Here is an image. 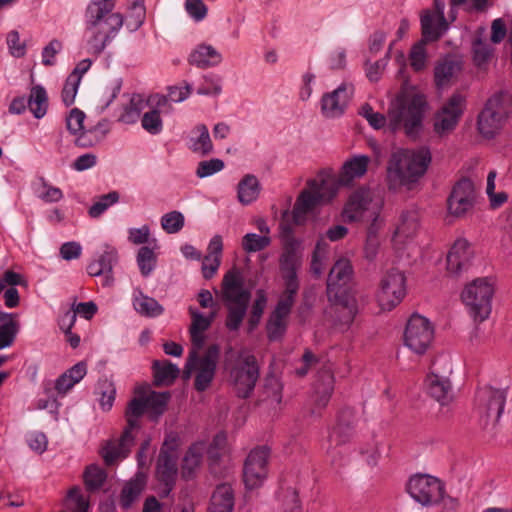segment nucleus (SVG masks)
<instances>
[{
    "instance_id": "obj_1",
    "label": "nucleus",
    "mask_w": 512,
    "mask_h": 512,
    "mask_svg": "<svg viewBox=\"0 0 512 512\" xmlns=\"http://www.w3.org/2000/svg\"><path fill=\"white\" fill-rule=\"evenodd\" d=\"M370 158L365 155L355 156L346 161L338 177L328 172H321L316 178L307 182V187L300 193L293 207V220L301 225L308 213L330 202L340 186L348 185L353 179L363 176Z\"/></svg>"
},
{
    "instance_id": "obj_2",
    "label": "nucleus",
    "mask_w": 512,
    "mask_h": 512,
    "mask_svg": "<svg viewBox=\"0 0 512 512\" xmlns=\"http://www.w3.org/2000/svg\"><path fill=\"white\" fill-rule=\"evenodd\" d=\"M116 0H91L85 12L86 50L99 56L117 36L124 23L119 12H113Z\"/></svg>"
},
{
    "instance_id": "obj_3",
    "label": "nucleus",
    "mask_w": 512,
    "mask_h": 512,
    "mask_svg": "<svg viewBox=\"0 0 512 512\" xmlns=\"http://www.w3.org/2000/svg\"><path fill=\"white\" fill-rule=\"evenodd\" d=\"M353 268L346 258L337 260L327 279V296L332 304L334 320L340 325H350L357 312L355 293L350 286Z\"/></svg>"
},
{
    "instance_id": "obj_4",
    "label": "nucleus",
    "mask_w": 512,
    "mask_h": 512,
    "mask_svg": "<svg viewBox=\"0 0 512 512\" xmlns=\"http://www.w3.org/2000/svg\"><path fill=\"white\" fill-rule=\"evenodd\" d=\"M431 162L427 147L401 149L394 152L387 167V185L390 191L397 192L403 187L410 190L426 172Z\"/></svg>"
},
{
    "instance_id": "obj_5",
    "label": "nucleus",
    "mask_w": 512,
    "mask_h": 512,
    "mask_svg": "<svg viewBox=\"0 0 512 512\" xmlns=\"http://www.w3.org/2000/svg\"><path fill=\"white\" fill-rule=\"evenodd\" d=\"M222 297L227 308L226 327L237 331L247 313L251 292L244 287V278L239 269L232 268L222 279Z\"/></svg>"
},
{
    "instance_id": "obj_6",
    "label": "nucleus",
    "mask_w": 512,
    "mask_h": 512,
    "mask_svg": "<svg viewBox=\"0 0 512 512\" xmlns=\"http://www.w3.org/2000/svg\"><path fill=\"white\" fill-rule=\"evenodd\" d=\"M425 106V97L419 93H406L397 97L388 111L390 129H403L409 137L416 136L422 125Z\"/></svg>"
},
{
    "instance_id": "obj_7",
    "label": "nucleus",
    "mask_w": 512,
    "mask_h": 512,
    "mask_svg": "<svg viewBox=\"0 0 512 512\" xmlns=\"http://www.w3.org/2000/svg\"><path fill=\"white\" fill-rule=\"evenodd\" d=\"M301 266V257L294 240L285 243L279 259V268L284 281V290L281 293L273 313L288 318L295 303L299 290L297 271Z\"/></svg>"
},
{
    "instance_id": "obj_8",
    "label": "nucleus",
    "mask_w": 512,
    "mask_h": 512,
    "mask_svg": "<svg viewBox=\"0 0 512 512\" xmlns=\"http://www.w3.org/2000/svg\"><path fill=\"white\" fill-rule=\"evenodd\" d=\"M145 397L133 398L126 409L127 427L119 440L108 441L102 448L101 454L108 466L114 465L118 460L128 456L130 447L134 443V430L138 428V419L147 410Z\"/></svg>"
},
{
    "instance_id": "obj_9",
    "label": "nucleus",
    "mask_w": 512,
    "mask_h": 512,
    "mask_svg": "<svg viewBox=\"0 0 512 512\" xmlns=\"http://www.w3.org/2000/svg\"><path fill=\"white\" fill-rule=\"evenodd\" d=\"M383 198L379 192L361 187L349 197L343 210V216L348 222L380 223V211Z\"/></svg>"
},
{
    "instance_id": "obj_10",
    "label": "nucleus",
    "mask_w": 512,
    "mask_h": 512,
    "mask_svg": "<svg viewBox=\"0 0 512 512\" xmlns=\"http://www.w3.org/2000/svg\"><path fill=\"white\" fill-rule=\"evenodd\" d=\"M512 112V97L507 92H500L488 99L478 116V131L485 138H492L501 128L505 119Z\"/></svg>"
},
{
    "instance_id": "obj_11",
    "label": "nucleus",
    "mask_w": 512,
    "mask_h": 512,
    "mask_svg": "<svg viewBox=\"0 0 512 512\" xmlns=\"http://www.w3.org/2000/svg\"><path fill=\"white\" fill-rule=\"evenodd\" d=\"M493 294V284L487 278H478L465 287L462 300L475 321L482 322L488 318Z\"/></svg>"
},
{
    "instance_id": "obj_12",
    "label": "nucleus",
    "mask_w": 512,
    "mask_h": 512,
    "mask_svg": "<svg viewBox=\"0 0 512 512\" xmlns=\"http://www.w3.org/2000/svg\"><path fill=\"white\" fill-rule=\"evenodd\" d=\"M199 352L200 350L190 351L186 368L189 372L196 373L195 389L204 391L214 379L220 351L217 345H211L202 356L199 355Z\"/></svg>"
},
{
    "instance_id": "obj_13",
    "label": "nucleus",
    "mask_w": 512,
    "mask_h": 512,
    "mask_svg": "<svg viewBox=\"0 0 512 512\" xmlns=\"http://www.w3.org/2000/svg\"><path fill=\"white\" fill-rule=\"evenodd\" d=\"M505 403L506 392L503 389L485 386L477 391L476 410L484 428L489 424L495 426L503 413Z\"/></svg>"
},
{
    "instance_id": "obj_14",
    "label": "nucleus",
    "mask_w": 512,
    "mask_h": 512,
    "mask_svg": "<svg viewBox=\"0 0 512 512\" xmlns=\"http://www.w3.org/2000/svg\"><path fill=\"white\" fill-rule=\"evenodd\" d=\"M434 338V330L430 321L418 314L412 315L403 334L404 345L417 355L424 354Z\"/></svg>"
},
{
    "instance_id": "obj_15",
    "label": "nucleus",
    "mask_w": 512,
    "mask_h": 512,
    "mask_svg": "<svg viewBox=\"0 0 512 512\" xmlns=\"http://www.w3.org/2000/svg\"><path fill=\"white\" fill-rule=\"evenodd\" d=\"M405 282L404 273L396 268L384 274L378 294V302L382 310L390 311L402 301L406 294Z\"/></svg>"
},
{
    "instance_id": "obj_16",
    "label": "nucleus",
    "mask_w": 512,
    "mask_h": 512,
    "mask_svg": "<svg viewBox=\"0 0 512 512\" xmlns=\"http://www.w3.org/2000/svg\"><path fill=\"white\" fill-rule=\"evenodd\" d=\"M477 192L469 178H461L452 188L447 199V209L451 216L461 218L470 213L476 203Z\"/></svg>"
},
{
    "instance_id": "obj_17",
    "label": "nucleus",
    "mask_w": 512,
    "mask_h": 512,
    "mask_svg": "<svg viewBox=\"0 0 512 512\" xmlns=\"http://www.w3.org/2000/svg\"><path fill=\"white\" fill-rule=\"evenodd\" d=\"M238 397L247 398L253 391L259 377V368L254 355L241 354L231 371Z\"/></svg>"
},
{
    "instance_id": "obj_18",
    "label": "nucleus",
    "mask_w": 512,
    "mask_h": 512,
    "mask_svg": "<svg viewBox=\"0 0 512 512\" xmlns=\"http://www.w3.org/2000/svg\"><path fill=\"white\" fill-rule=\"evenodd\" d=\"M442 487V483L435 477L415 475L409 479L407 491L415 501L428 506L439 501Z\"/></svg>"
},
{
    "instance_id": "obj_19",
    "label": "nucleus",
    "mask_w": 512,
    "mask_h": 512,
    "mask_svg": "<svg viewBox=\"0 0 512 512\" xmlns=\"http://www.w3.org/2000/svg\"><path fill=\"white\" fill-rule=\"evenodd\" d=\"M465 99L460 94H453L434 116V131L439 136L453 131L463 114Z\"/></svg>"
},
{
    "instance_id": "obj_20",
    "label": "nucleus",
    "mask_w": 512,
    "mask_h": 512,
    "mask_svg": "<svg viewBox=\"0 0 512 512\" xmlns=\"http://www.w3.org/2000/svg\"><path fill=\"white\" fill-rule=\"evenodd\" d=\"M269 449L265 446L253 449L247 456L243 479L247 489H254L262 485L267 476Z\"/></svg>"
},
{
    "instance_id": "obj_21",
    "label": "nucleus",
    "mask_w": 512,
    "mask_h": 512,
    "mask_svg": "<svg viewBox=\"0 0 512 512\" xmlns=\"http://www.w3.org/2000/svg\"><path fill=\"white\" fill-rule=\"evenodd\" d=\"M440 361L449 364L446 356L438 357L433 361L431 372L425 379V389L441 405H446L453 399V390L450 380L446 376L437 373L438 369L436 366Z\"/></svg>"
},
{
    "instance_id": "obj_22",
    "label": "nucleus",
    "mask_w": 512,
    "mask_h": 512,
    "mask_svg": "<svg viewBox=\"0 0 512 512\" xmlns=\"http://www.w3.org/2000/svg\"><path fill=\"white\" fill-rule=\"evenodd\" d=\"M354 94L351 84H342L332 92L326 93L321 99V112L326 118H338L344 114L345 109Z\"/></svg>"
},
{
    "instance_id": "obj_23",
    "label": "nucleus",
    "mask_w": 512,
    "mask_h": 512,
    "mask_svg": "<svg viewBox=\"0 0 512 512\" xmlns=\"http://www.w3.org/2000/svg\"><path fill=\"white\" fill-rule=\"evenodd\" d=\"M147 107L141 118V125L144 130L152 135H157L163 130L161 114L169 113L167 99L161 94L150 95L146 99Z\"/></svg>"
},
{
    "instance_id": "obj_24",
    "label": "nucleus",
    "mask_w": 512,
    "mask_h": 512,
    "mask_svg": "<svg viewBox=\"0 0 512 512\" xmlns=\"http://www.w3.org/2000/svg\"><path fill=\"white\" fill-rule=\"evenodd\" d=\"M357 423L356 413L350 407H344L337 415V422L329 435V444L332 446H340L349 442L355 432Z\"/></svg>"
},
{
    "instance_id": "obj_25",
    "label": "nucleus",
    "mask_w": 512,
    "mask_h": 512,
    "mask_svg": "<svg viewBox=\"0 0 512 512\" xmlns=\"http://www.w3.org/2000/svg\"><path fill=\"white\" fill-rule=\"evenodd\" d=\"M334 390V376L329 368L318 371L314 385V406L311 414L320 416L321 411L327 406Z\"/></svg>"
},
{
    "instance_id": "obj_26",
    "label": "nucleus",
    "mask_w": 512,
    "mask_h": 512,
    "mask_svg": "<svg viewBox=\"0 0 512 512\" xmlns=\"http://www.w3.org/2000/svg\"><path fill=\"white\" fill-rule=\"evenodd\" d=\"M189 313L191 316V325L189 327L190 340L192 344L191 350H201L204 347L206 340L205 332L213 323L217 311L214 310L210 312L208 316H205L193 307H190Z\"/></svg>"
},
{
    "instance_id": "obj_27",
    "label": "nucleus",
    "mask_w": 512,
    "mask_h": 512,
    "mask_svg": "<svg viewBox=\"0 0 512 512\" xmlns=\"http://www.w3.org/2000/svg\"><path fill=\"white\" fill-rule=\"evenodd\" d=\"M177 475V460L173 452L161 450L157 461V476L163 484L161 489L162 496H168L172 490Z\"/></svg>"
},
{
    "instance_id": "obj_28",
    "label": "nucleus",
    "mask_w": 512,
    "mask_h": 512,
    "mask_svg": "<svg viewBox=\"0 0 512 512\" xmlns=\"http://www.w3.org/2000/svg\"><path fill=\"white\" fill-rule=\"evenodd\" d=\"M434 4L437 16L427 13L421 18L423 37L430 41L439 39L448 28L444 17V2L442 0H434Z\"/></svg>"
},
{
    "instance_id": "obj_29",
    "label": "nucleus",
    "mask_w": 512,
    "mask_h": 512,
    "mask_svg": "<svg viewBox=\"0 0 512 512\" xmlns=\"http://www.w3.org/2000/svg\"><path fill=\"white\" fill-rule=\"evenodd\" d=\"M472 251L469 244L464 239L455 241L447 254V269L450 273L459 274L470 265Z\"/></svg>"
},
{
    "instance_id": "obj_30",
    "label": "nucleus",
    "mask_w": 512,
    "mask_h": 512,
    "mask_svg": "<svg viewBox=\"0 0 512 512\" xmlns=\"http://www.w3.org/2000/svg\"><path fill=\"white\" fill-rule=\"evenodd\" d=\"M462 69L461 61L455 56H445L434 68V79L438 88L445 87L458 75Z\"/></svg>"
},
{
    "instance_id": "obj_31",
    "label": "nucleus",
    "mask_w": 512,
    "mask_h": 512,
    "mask_svg": "<svg viewBox=\"0 0 512 512\" xmlns=\"http://www.w3.org/2000/svg\"><path fill=\"white\" fill-rule=\"evenodd\" d=\"M493 46L484 38V28H479L472 41V60L474 65L480 69L485 70L494 57Z\"/></svg>"
},
{
    "instance_id": "obj_32",
    "label": "nucleus",
    "mask_w": 512,
    "mask_h": 512,
    "mask_svg": "<svg viewBox=\"0 0 512 512\" xmlns=\"http://www.w3.org/2000/svg\"><path fill=\"white\" fill-rule=\"evenodd\" d=\"M187 146L193 153L201 157L207 156L213 152L214 145L205 124H197L191 130Z\"/></svg>"
},
{
    "instance_id": "obj_33",
    "label": "nucleus",
    "mask_w": 512,
    "mask_h": 512,
    "mask_svg": "<svg viewBox=\"0 0 512 512\" xmlns=\"http://www.w3.org/2000/svg\"><path fill=\"white\" fill-rule=\"evenodd\" d=\"M222 55L213 46L198 45L189 56V63L199 68L213 67L220 64Z\"/></svg>"
},
{
    "instance_id": "obj_34",
    "label": "nucleus",
    "mask_w": 512,
    "mask_h": 512,
    "mask_svg": "<svg viewBox=\"0 0 512 512\" xmlns=\"http://www.w3.org/2000/svg\"><path fill=\"white\" fill-rule=\"evenodd\" d=\"M234 507L233 490L228 484L218 485L212 494L208 512H232Z\"/></svg>"
},
{
    "instance_id": "obj_35",
    "label": "nucleus",
    "mask_w": 512,
    "mask_h": 512,
    "mask_svg": "<svg viewBox=\"0 0 512 512\" xmlns=\"http://www.w3.org/2000/svg\"><path fill=\"white\" fill-rule=\"evenodd\" d=\"M84 119V112L78 108L72 109L66 118V127L71 134L77 135L79 132H81V134L75 140L76 145L79 147H88L93 145V142L86 138V132L83 131Z\"/></svg>"
},
{
    "instance_id": "obj_36",
    "label": "nucleus",
    "mask_w": 512,
    "mask_h": 512,
    "mask_svg": "<svg viewBox=\"0 0 512 512\" xmlns=\"http://www.w3.org/2000/svg\"><path fill=\"white\" fill-rule=\"evenodd\" d=\"M259 193L260 184L256 176L253 174H246L238 183V200L244 205L254 202L258 198Z\"/></svg>"
},
{
    "instance_id": "obj_37",
    "label": "nucleus",
    "mask_w": 512,
    "mask_h": 512,
    "mask_svg": "<svg viewBox=\"0 0 512 512\" xmlns=\"http://www.w3.org/2000/svg\"><path fill=\"white\" fill-rule=\"evenodd\" d=\"M206 451V444L198 442L193 444L186 452L182 463V474L185 478L192 477L196 468L200 466Z\"/></svg>"
},
{
    "instance_id": "obj_38",
    "label": "nucleus",
    "mask_w": 512,
    "mask_h": 512,
    "mask_svg": "<svg viewBox=\"0 0 512 512\" xmlns=\"http://www.w3.org/2000/svg\"><path fill=\"white\" fill-rule=\"evenodd\" d=\"M133 306L139 314L147 317L160 316L164 311L154 298L144 295L140 290L133 294Z\"/></svg>"
},
{
    "instance_id": "obj_39",
    "label": "nucleus",
    "mask_w": 512,
    "mask_h": 512,
    "mask_svg": "<svg viewBox=\"0 0 512 512\" xmlns=\"http://www.w3.org/2000/svg\"><path fill=\"white\" fill-rule=\"evenodd\" d=\"M227 452V436L224 432H220L215 435L209 446L206 445V451L208 460L210 462V469L213 473L215 471V465L219 463Z\"/></svg>"
},
{
    "instance_id": "obj_40",
    "label": "nucleus",
    "mask_w": 512,
    "mask_h": 512,
    "mask_svg": "<svg viewBox=\"0 0 512 512\" xmlns=\"http://www.w3.org/2000/svg\"><path fill=\"white\" fill-rule=\"evenodd\" d=\"M154 381L157 386L171 384L179 375V368L169 361H154Z\"/></svg>"
},
{
    "instance_id": "obj_41",
    "label": "nucleus",
    "mask_w": 512,
    "mask_h": 512,
    "mask_svg": "<svg viewBox=\"0 0 512 512\" xmlns=\"http://www.w3.org/2000/svg\"><path fill=\"white\" fill-rule=\"evenodd\" d=\"M17 332L18 325L12 315L0 312V350L13 344Z\"/></svg>"
},
{
    "instance_id": "obj_42",
    "label": "nucleus",
    "mask_w": 512,
    "mask_h": 512,
    "mask_svg": "<svg viewBox=\"0 0 512 512\" xmlns=\"http://www.w3.org/2000/svg\"><path fill=\"white\" fill-rule=\"evenodd\" d=\"M48 98L45 89L42 86H34L28 97V108L35 118L44 117L47 112Z\"/></svg>"
},
{
    "instance_id": "obj_43",
    "label": "nucleus",
    "mask_w": 512,
    "mask_h": 512,
    "mask_svg": "<svg viewBox=\"0 0 512 512\" xmlns=\"http://www.w3.org/2000/svg\"><path fill=\"white\" fill-rule=\"evenodd\" d=\"M418 228V214L416 211H405L400 215L396 225L395 237H411Z\"/></svg>"
},
{
    "instance_id": "obj_44",
    "label": "nucleus",
    "mask_w": 512,
    "mask_h": 512,
    "mask_svg": "<svg viewBox=\"0 0 512 512\" xmlns=\"http://www.w3.org/2000/svg\"><path fill=\"white\" fill-rule=\"evenodd\" d=\"M146 107V100L141 95H133L120 116V120L126 124H133L138 121Z\"/></svg>"
},
{
    "instance_id": "obj_45",
    "label": "nucleus",
    "mask_w": 512,
    "mask_h": 512,
    "mask_svg": "<svg viewBox=\"0 0 512 512\" xmlns=\"http://www.w3.org/2000/svg\"><path fill=\"white\" fill-rule=\"evenodd\" d=\"M380 225L381 224L376 225V223H370L367 228V236L363 248V255L364 258L369 262L374 261L378 254L379 240L377 237V232L380 228Z\"/></svg>"
},
{
    "instance_id": "obj_46",
    "label": "nucleus",
    "mask_w": 512,
    "mask_h": 512,
    "mask_svg": "<svg viewBox=\"0 0 512 512\" xmlns=\"http://www.w3.org/2000/svg\"><path fill=\"white\" fill-rule=\"evenodd\" d=\"M286 329L287 318L272 312L266 326L268 339L270 341L280 340Z\"/></svg>"
},
{
    "instance_id": "obj_47",
    "label": "nucleus",
    "mask_w": 512,
    "mask_h": 512,
    "mask_svg": "<svg viewBox=\"0 0 512 512\" xmlns=\"http://www.w3.org/2000/svg\"><path fill=\"white\" fill-rule=\"evenodd\" d=\"M271 243L270 237L248 233L242 238V248L248 253L259 252L267 248Z\"/></svg>"
},
{
    "instance_id": "obj_48",
    "label": "nucleus",
    "mask_w": 512,
    "mask_h": 512,
    "mask_svg": "<svg viewBox=\"0 0 512 512\" xmlns=\"http://www.w3.org/2000/svg\"><path fill=\"white\" fill-rule=\"evenodd\" d=\"M119 201V193L111 191L98 198V200L89 208V215L92 218L101 216L110 206Z\"/></svg>"
},
{
    "instance_id": "obj_49",
    "label": "nucleus",
    "mask_w": 512,
    "mask_h": 512,
    "mask_svg": "<svg viewBox=\"0 0 512 512\" xmlns=\"http://www.w3.org/2000/svg\"><path fill=\"white\" fill-rule=\"evenodd\" d=\"M137 264L143 276L150 275L156 265V255L153 250L147 246L141 247L137 254Z\"/></svg>"
},
{
    "instance_id": "obj_50",
    "label": "nucleus",
    "mask_w": 512,
    "mask_h": 512,
    "mask_svg": "<svg viewBox=\"0 0 512 512\" xmlns=\"http://www.w3.org/2000/svg\"><path fill=\"white\" fill-rule=\"evenodd\" d=\"M266 296L262 291H259L256 299L252 304V308L248 318V330H254L259 324L266 306Z\"/></svg>"
},
{
    "instance_id": "obj_51",
    "label": "nucleus",
    "mask_w": 512,
    "mask_h": 512,
    "mask_svg": "<svg viewBox=\"0 0 512 512\" xmlns=\"http://www.w3.org/2000/svg\"><path fill=\"white\" fill-rule=\"evenodd\" d=\"M105 479L106 472L96 465L87 467L84 473L85 485L87 489L91 491L99 489L103 485Z\"/></svg>"
},
{
    "instance_id": "obj_52",
    "label": "nucleus",
    "mask_w": 512,
    "mask_h": 512,
    "mask_svg": "<svg viewBox=\"0 0 512 512\" xmlns=\"http://www.w3.org/2000/svg\"><path fill=\"white\" fill-rule=\"evenodd\" d=\"M225 168L224 161L219 158L203 160L198 163L195 174L198 178L210 177Z\"/></svg>"
},
{
    "instance_id": "obj_53",
    "label": "nucleus",
    "mask_w": 512,
    "mask_h": 512,
    "mask_svg": "<svg viewBox=\"0 0 512 512\" xmlns=\"http://www.w3.org/2000/svg\"><path fill=\"white\" fill-rule=\"evenodd\" d=\"M184 226V216L179 211L166 213L161 218V227L169 234L179 232Z\"/></svg>"
},
{
    "instance_id": "obj_54",
    "label": "nucleus",
    "mask_w": 512,
    "mask_h": 512,
    "mask_svg": "<svg viewBox=\"0 0 512 512\" xmlns=\"http://www.w3.org/2000/svg\"><path fill=\"white\" fill-rule=\"evenodd\" d=\"M222 91L221 78L215 74H208L203 77V83L198 87L199 95L218 96Z\"/></svg>"
},
{
    "instance_id": "obj_55",
    "label": "nucleus",
    "mask_w": 512,
    "mask_h": 512,
    "mask_svg": "<svg viewBox=\"0 0 512 512\" xmlns=\"http://www.w3.org/2000/svg\"><path fill=\"white\" fill-rule=\"evenodd\" d=\"M426 40L422 39L413 45L410 51V64L415 71L422 70L426 65Z\"/></svg>"
},
{
    "instance_id": "obj_56",
    "label": "nucleus",
    "mask_w": 512,
    "mask_h": 512,
    "mask_svg": "<svg viewBox=\"0 0 512 512\" xmlns=\"http://www.w3.org/2000/svg\"><path fill=\"white\" fill-rule=\"evenodd\" d=\"M282 512H301L298 493L294 488L282 489L281 494Z\"/></svg>"
},
{
    "instance_id": "obj_57",
    "label": "nucleus",
    "mask_w": 512,
    "mask_h": 512,
    "mask_svg": "<svg viewBox=\"0 0 512 512\" xmlns=\"http://www.w3.org/2000/svg\"><path fill=\"white\" fill-rule=\"evenodd\" d=\"M142 485L139 481H133L125 484L121 491L120 505L123 508H129L134 500L140 495Z\"/></svg>"
},
{
    "instance_id": "obj_58",
    "label": "nucleus",
    "mask_w": 512,
    "mask_h": 512,
    "mask_svg": "<svg viewBox=\"0 0 512 512\" xmlns=\"http://www.w3.org/2000/svg\"><path fill=\"white\" fill-rule=\"evenodd\" d=\"M327 248L328 244L324 238L318 240L311 261V270L317 275L322 272V261L326 257Z\"/></svg>"
},
{
    "instance_id": "obj_59",
    "label": "nucleus",
    "mask_w": 512,
    "mask_h": 512,
    "mask_svg": "<svg viewBox=\"0 0 512 512\" xmlns=\"http://www.w3.org/2000/svg\"><path fill=\"white\" fill-rule=\"evenodd\" d=\"M105 270L112 276L113 266L117 263V250L109 245H105L104 250L96 258Z\"/></svg>"
},
{
    "instance_id": "obj_60",
    "label": "nucleus",
    "mask_w": 512,
    "mask_h": 512,
    "mask_svg": "<svg viewBox=\"0 0 512 512\" xmlns=\"http://www.w3.org/2000/svg\"><path fill=\"white\" fill-rule=\"evenodd\" d=\"M68 501L71 503L73 512H88L89 503L78 487H73L69 490Z\"/></svg>"
},
{
    "instance_id": "obj_61",
    "label": "nucleus",
    "mask_w": 512,
    "mask_h": 512,
    "mask_svg": "<svg viewBox=\"0 0 512 512\" xmlns=\"http://www.w3.org/2000/svg\"><path fill=\"white\" fill-rule=\"evenodd\" d=\"M6 42L9 48V51L12 56L16 58L23 57L26 53V46L24 42L20 41V36L18 31L12 30L7 34Z\"/></svg>"
},
{
    "instance_id": "obj_62",
    "label": "nucleus",
    "mask_w": 512,
    "mask_h": 512,
    "mask_svg": "<svg viewBox=\"0 0 512 512\" xmlns=\"http://www.w3.org/2000/svg\"><path fill=\"white\" fill-rule=\"evenodd\" d=\"M101 394L100 405L103 410H110L115 400V388L111 382L105 381L98 387Z\"/></svg>"
},
{
    "instance_id": "obj_63",
    "label": "nucleus",
    "mask_w": 512,
    "mask_h": 512,
    "mask_svg": "<svg viewBox=\"0 0 512 512\" xmlns=\"http://www.w3.org/2000/svg\"><path fill=\"white\" fill-rule=\"evenodd\" d=\"M147 402V408L150 409L155 415H160L163 413L167 402L169 400V395L166 393H155L153 392L151 396L145 398Z\"/></svg>"
},
{
    "instance_id": "obj_64",
    "label": "nucleus",
    "mask_w": 512,
    "mask_h": 512,
    "mask_svg": "<svg viewBox=\"0 0 512 512\" xmlns=\"http://www.w3.org/2000/svg\"><path fill=\"white\" fill-rule=\"evenodd\" d=\"M80 82L75 76H68L62 90V100L66 106L74 103Z\"/></svg>"
}]
</instances>
